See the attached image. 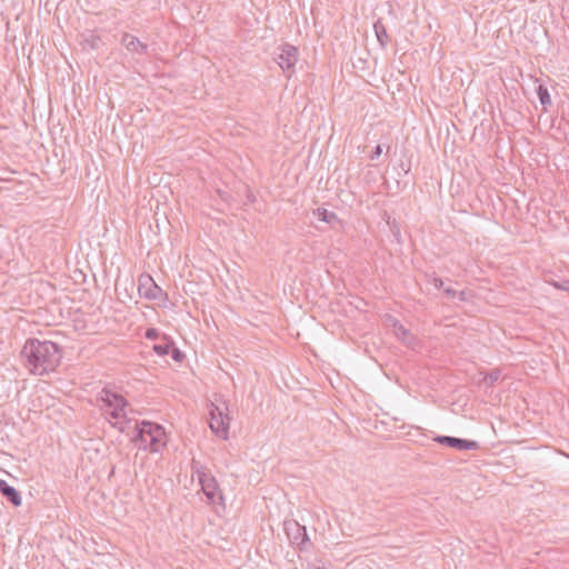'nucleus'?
I'll return each instance as SVG.
<instances>
[{
    "label": "nucleus",
    "mask_w": 569,
    "mask_h": 569,
    "mask_svg": "<svg viewBox=\"0 0 569 569\" xmlns=\"http://www.w3.org/2000/svg\"><path fill=\"white\" fill-rule=\"evenodd\" d=\"M20 357L30 373L43 376L54 371L59 366L62 350L58 343L49 340L28 339Z\"/></svg>",
    "instance_id": "nucleus-1"
},
{
    "label": "nucleus",
    "mask_w": 569,
    "mask_h": 569,
    "mask_svg": "<svg viewBox=\"0 0 569 569\" xmlns=\"http://www.w3.org/2000/svg\"><path fill=\"white\" fill-rule=\"evenodd\" d=\"M98 400L102 402V409L106 415L114 419L113 426L120 431H124L127 420L126 407L128 406L124 397L109 388H103L98 396Z\"/></svg>",
    "instance_id": "nucleus-2"
},
{
    "label": "nucleus",
    "mask_w": 569,
    "mask_h": 569,
    "mask_svg": "<svg viewBox=\"0 0 569 569\" xmlns=\"http://www.w3.org/2000/svg\"><path fill=\"white\" fill-rule=\"evenodd\" d=\"M136 440H139L143 448L149 447L150 451L159 452L166 446L164 428L150 421H141L136 427Z\"/></svg>",
    "instance_id": "nucleus-3"
},
{
    "label": "nucleus",
    "mask_w": 569,
    "mask_h": 569,
    "mask_svg": "<svg viewBox=\"0 0 569 569\" xmlns=\"http://www.w3.org/2000/svg\"><path fill=\"white\" fill-rule=\"evenodd\" d=\"M228 411H229V408L224 401H222L221 403H214V402L210 403L209 426H210L211 430L222 439H227L228 433H229L230 417L228 415Z\"/></svg>",
    "instance_id": "nucleus-4"
},
{
    "label": "nucleus",
    "mask_w": 569,
    "mask_h": 569,
    "mask_svg": "<svg viewBox=\"0 0 569 569\" xmlns=\"http://www.w3.org/2000/svg\"><path fill=\"white\" fill-rule=\"evenodd\" d=\"M283 526L290 543L297 546L300 550H307L309 537L306 527L296 520H287Z\"/></svg>",
    "instance_id": "nucleus-5"
},
{
    "label": "nucleus",
    "mask_w": 569,
    "mask_h": 569,
    "mask_svg": "<svg viewBox=\"0 0 569 569\" xmlns=\"http://www.w3.org/2000/svg\"><path fill=\"white\" fill-rule=\"evenodd\" d=\"M274 61L283 71H291L298 61V49L289 43H284L278 48Z\"/></svg>",
    "instance_id": "nucleus-6"
},
{
    "label": "nucleus",
    "mask_w": 569,
    "mask_h": 569,
    "mask_svg": "<svg viewBox=\"0 0 569 569\" xmlns=\"http://www.w3.org/2000/svg\"><path fill=\"white\" fill-rule=\"evenodd\" d=\"M201 489L206 495L208 502L211 505L221 503L223 500L222 493L219 490L216 478L210 473L199 480Z\"/></svg>",
    "instance_id": "nucleus-7"
},
{
    "label": "nucleus",
    "mask_w": 569,
    "mask_h": 569,
    "mask_svg": "<svg viewBox=\"0 0 569 569\" xmlns=\"http://www.w3.org/2000/svg\"><path fill=\"white\" fill-rule=\"evenodd\" d=\"M139 295L149 300L159 299L163 291L149 274H141L139 278Z\"/></svg>",
    "instance_id": "nucleus-8"
},
{
    "label": "nucleus",
    "mask_w": 569,
    "mask_h": 569,
    "mask_svg": "<svg viewBox=\"0 0 569 569\" xmlns=\"http://www.w3.org/2000/svg\"><path fill=\"white\" fill-rule=\"evenodd\" d=\"M435 441L439 445L455 448L457 450H477L479 443L475 440L461 439L451 436H437Z\"/></svg>",
    "instance_id": "nucleus-9"
},
{
    "label": "nucleus",
    "mask_w": 569,
    "mask_h": 569,
    "mask_svg": "<svg viewBox=\"0 0 569 569\" xmlns=\"http://www.w3.org/2000/svg\"><path fill=\"white\" fill-rule=\"evenodd\" d=\"M121 44L130 52L138 54H147L148 46L139 40L136 36L124 32L121 38Z\"/></svg>",
    "instance_id": "nucleus-10"
},
{
    "label": "nucleus",
    "mask_w": 569,
    "mask_h": 569,
    "mask_svg": "<svg viewBox=\"0 0 569 569\" xmlns=\"http://www.w3.org/2000/svg\"><path fill=\"white\" fill-rule=\"evenodd\" d=\"M1 495L14 507H19L22 502L20 492L6 480H0Z\"/></svg>",
    "instance_id": "nucleus-11"
},
{
    "label": "nucleus",
    "mask_w": 569,
    "mask_h": 569,
    "mask_svg": "<svg viewBox=\"0 0 569 569\" xmlns=\"http://www.w3.org/2000/svg\"><path fill=\"white\" fill-rule=\"evenodd\" d=\"M392 328L396 337L400 339L403 343L410 346L413 342V336L403 327V325L400 321L393 320Z\"/></svg>",
    "instance_id": "nucleus-12"
},
{
    "label": "nucleus",
    "mask_w": 569,
    "mask_h": 569,
    "mask_svg": "<svg viewBox=\"0 0 569 569\" xmlns=\"http://www.w3.org/2000/svg\"><path fill=\"white\" fill-rule=\"evenodd\" d=\"M373 28H375V32H376L379 43L382 47H386L387 43L389 42V36L387 33V29H386L385 24L379 19L375 22Z\"/></svg>",
    "instance_id": "nucleus-13"
},
{
    "label": "nucleus",
    "mask_w": 569,
    "mask_h": 569,
    "mask_svg": "<svg viewBox=\"0 0 569 569\" xmlns=\"http://www.w3.org/2000/svg\"><path fill=\"white\" fill-rule=\"evenodd\" d=\"M313 213L319 220H321L323 222L331 223V224L335 222H339L338 216L335 212L328 211L325 208H318L317 210H315Z\"/></svg>",
    "instance_id": "nucleus-14"
},
{
    "label": "nucleus",
    "mask_w": 569,
    "mask_h": 569,
    "mask_svg": "<svg viewBox=\"0 0 569 569\" xmlns=\"http://www.w3.org/2000/svg\"><path fill=\"white\" fill-rule=\"evenodd\" d=\"M537 94H538V98H539L540 103L542 104L543 109L547 110L548 107H550L552 104V101H551V98H550L547 87H545L543 84H539L537 87Z\"/></svg>",
    "instance_id": "nucleus-15"
},
{
    "label": "nucleus",
    "mask_w": 569,
    "mask_h": 569,
    "mask_svg": "<svg viewBox=\"0 0 569 569\" xmlns=\"http://www.w3.org/2000/svg\"><path fill=\"white\" fill-rule=\"evenodd\" d=\"M101 43V38L98 34L90 33L89 36L84 37L82 40L83 48L91 49V50H98Z\"/></svg>",
    "instance_id": "nucleus-16"
},
{
    "label": "nucleus",
    "mask_w": 569,
    "mask_h": 569,
    "mask_svg": "<svg viewBox=\"0 0 569 569\" xmlns=\"http://www.w3.org/2000/svg\"><path fill=\"white\" fill-rule=\"evenodd\" d=\"M191 471H192V473L197 475L198 480H200L201 478H203L208 473H210V471L206 467H203L200 463V461H198L196 459H192V461H191Z\"/></svg>",
    "instance_id": "nucleus-17"
},
{
    "label": "nucleus",
    "mask_w": 569,
    "mask_h": 569,
    "mask_svg": "<svg viewBox=\"0 0 569 569\" xmlns=\"http://www.w3.org/2000/svg\"><path fill=\"white\" fill-rule=\"evenodd\" d=\"M172 348V341H162L160 343H156L153 346V350L158 356H166L170 352Z\"/></svg>",
    "instance_id": "nucleus-18"
},
{
    "label": "nucleus",
    "mask_w": 569,
    "mask_h": 569,
    "mask_svg": "<svg viewBox=\"0 0 569 569\" xmlns=\"http://www.w3.org/2000/svg\"><path fill=\"white\" fill-rule=\"evenodd\" d=\"M171 356H172V359L176 360V361H181L184 357V355L178 349L174 347V345L172 343V348H171Z\"/></svg>",
    "instance_id": "nucleus-19"
},
{
    "label": "nucleus",
    "mask_w": 569,
    "mask_h": 569,
    "mask_svg": "<svg viewBox=\"0 0 569 569\" xmlns=\"http://www.w3.org/2000/svg\"><path fill=\"white\" fill-rule=\"evenodd\" d=\"M443 292L445 295L447 296L448 299H455L457 298V295H458V291L448 287V288H445L443 289Z\"/></svg>",
    "instance_id": "nucleus-20"
},
{
    "label": "nucleus",
    "mask_w": 569,
    "mask_h": 569,
    "mask_svg": "<svg viewBox=\"0 0 569 569\" xmlns=\"http://www.w3.org/2000/svg\"><path fill=\"white\" fill-rule=\"evenodd\" d=\"M553 286L558 289L569 291V280H566L563 282H553Z\"/></svg>",
    "instance_id": "nucleus-21"
},
{
    "label": "nucleus",
    "mask_w": 569,
    "mask_h": 569,
    "mask_svg": "<svg viewBox=\"0 0 569 569\" xmlns=\"http://www.w3.org/2000/svg\"><path fill=\"white\" fill-rule=\"evenodd\" d=\"M499 377H500V371L499 370H495V371H492V372H490L488 375V378H489L491 383L496 382L499 379Z\"/></svg>",
    "instance_id": "nucleus-22"
},
{
    "label": "nucleus",
    "mask_w": 569,
    "mask_h": 569,
    "mask_svg": "<svg viewBox=\"0 0 569 569\" xmlns=\"http://www.w3.org/2000/svg\"><path fill=\"white\" fill-rule=\"evenodd\" d=\"M432 283H433V286H435L437 289H442V288H443V280H442L441 278L433 277V279H432Z\"/></svg>",
    "instance_id": "nucleus-23"
},
{
    "label": "nucleus",
    "mask_w": 569,
    "mask_h": 569,
    "mask_svg": "<svg viewBox=\"0 0 569 569\" xmlns=\"http://www.w3.org/2000/svg\"><path fill=\"white\" fill-rule=\"evenodd\" d=\"M381 152H382V148H381V146H380V144H378V146L375 148V150L372 151V153H371L370 158L373 160V159L378 158V157L381 154Z\"/></svg>",
    "instance_id": "nucleus-24"
},
{
    "label": "nucleus",
    "mask_w": 569,
    "mask_h": 569,
    "mask_svg": "<svg viewBox=\"0 0 569 569\" xmlns=\"http://www.w3.org/2000/svg\"><path fill=\"white\" fill-rule=\"evenodd\" d=\"M158 335L157 330L156 329H148L147 332H146V337L148 339H151L153 337H156Z\"/></svg>",
    "instance_id": "nucleus-25"
},
{
    "label": "nucleus",
    "mask_w": 569,
    "mask_h": 569,
    "mask_svg": "<svg viewBox=\"0 0 569 569\" xmlns=\"http://www.w3.org/2000/svg\"><path fill=\"white\" fill-rule=\"evenodd\" d=\"M457 297L459 298L460 301H466L467 300V296H466L465 291H458Z\"/></svg>",
    "instance_id": "nucleus-26"
},
{
    "label": "nucleus",
    "mask_w": 569,
    "mask_h": 569,
    "mask_svg": "<svg viewBox=\"0 0 569 569\" xmlns=\"http://www.w3.org/2000/svg\"><path fill=\"white\" fill-rule=\"evenodd\" d=\"M401 167H403V164H401ZM402 169L405 170L406 173L409 171V168L408 169L402 168Z\"/></svg>",
    "instance_id": "nucleus-27"
},
{
    "label": "nucleus",
    "mask_w": 569,
    "mask_h": 569,
    "mask_svg": "<svg viewBox=\"0 0 569 569\" xmlns=\"http://www.w3.org/2000/svg\"><path fill=\"white\" fill-rule=\"evenodd\" d=\"M318 569H326V568H318Z\"/></svg>",
    "instance_id": "nucleus-28"
}]
</instances>
